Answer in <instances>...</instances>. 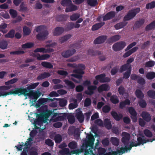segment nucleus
<instances>
[{
	"instance_id": "nucleus-1",
	"label": "nucleus",
	"mask_w": 155,
	"mask_h": 155,
	"mask_svg": "<svg viewBox=\"0 0 155 155\" xmlns=\"http://www.w3.org/2000/svg\"><path fill=\"white\" fill-rule=\"evenodd\" d=\"M42 93L38 89L36 91L30 90L29 91L26 88L21 87L20 88L15 87L11 90L9 92H0V97L1 96H6L11 94H17L19 96L23 95L25 96H28V97H40Z\"/></svg>"
},
{
	"instance_id": "nucleus-2",
	"label": "nucleus",
	"mask_w": 155,
	"mask_h": 155,
	"mask_svg": "<svg viewBox=\"0 0 155 155\" xmlns=\"http://www.w3.org/2000/svg\"><path fill=\"white\" fill-rule=\"evenodd\" d=\"M45 26L39 25L36 27L35 31L39 33L36 35V38L40 41L45 40L48 35L49 33L47 30L44 29Z\"/></svg>"
},
{
	"instance_id": "nucleus-3",
	"label": "nucleus",
	"mask_w": 155,
	"mask_h": 155,
	"mask_svg": "<svg viewBox=\"0 0 155 155\" xmlns=\"http://www.w3.org/2000/svg\"><path fill=\"white\" fill-rule=\"evenodd\" d=\"M140 11V9L139 8L129 10L124 17L123 20L124 21H127L133 19Z\"/></svg>"
},
{
	"instance_id": "nucleus-4",
	"label": "nucleus",
	"mask_w": 155,
	"mask_h": 155,
	"mask_svg": "<svg viewBox=\"0 0 155 155\" xmlns=\"http://www.w3.org/2000/svg\"><path fill=\"white\" fill-rule=\"evenodd\" d=\"M81 152H82L81 149L71 150L70 151L68 148H64L60 150L59 153L61 155H73L74 154L79 155Z\"/></svg>"
},
{
	"instance_id": "nucleus-5",
	"label": "nucleus",
	"mask_w": 155,
	"mask_h": 155,
	"mask_svg": "<svg viewBox=\"0 0 155 155\" xmlns=\"http://www.w3.org/2000/svg\"><path fill=\"white\" fill-rule=\"evenodd\" d=\"M72 72L74 74H71V76L79 80L82 79V75L84 73V71L80 69H74L73 70Z\"/></svg>"
},
{
	"instance_id": "nucleus-6",
	"label": "nucleus",
	"mask_w": 155,
	"mask_h": 155,
	"mask_svg": "<svg viewBox=\"0 0 155 155\" xmlns=\"http://www.w3.org/2000/svg\"><path fill=\"white\" fill-rule=\"evenodd\" d=\"M126 45V43L125 42L119 41L114 44L113 45L112 48L114 51H119L123 49Z\"/></svg>"
},
{
	"instance_id": "nucleus-7",
	"label": "nucleus",
	"mask_w": 155,
	"mask_h": 155,
	"mask_svg": "<svg viewBox=\"0 0 155 155\" xmlns=\"http://www.w3.org/2000/svg\"><path fill=\"white\" fill-rule=\"evenodd\" d=\"M95 78L101 83L109 82L110 80L109 78L106 77V74L104 73L96 75Z\"/></svg>"
},
{
	"instance_id": "nucleus-8",
	"label": "nucleus",
	"mask_w": 155,
	"mask_h": 155,
	"mask_svg": "<svg viewBox=\"0 0 155 155\" xmlns=\"http://www.w3.org/2000/svg\"><path fill=\"white\" fill-rule=\"evenodd\" d=\"M121 136L122 137L121 140L122 142L125 145H127L130 138V134L126 132H122Z\"/></svg>"
},
{
	"instance_id": "nucleus-9",
	"label": "nucleus",
	"mask_w": 155,
	"mask_h": 155,
	"mask_svg": "<svg viewBox=\"0 0 155 155\" xmlns=\"http://www.w3.org/2000/svg\"><path fill=\"white\" fill-rule=\"evenodd\" d=\"M76 52L74 49H71L65 50L61 53L62 56L64 58H68L73 55Z\"/></svg>"
},
{
	"instance_id": "nucleus-10",
	"label": "nucleus",
	"mask_w": 155,
	"mask_h": 155,
	"mask_svg": "<svg viewBox=\"0 0 155 155\" xmlns=\"http://www.w3.org/2000/svg\"><path fill=\"white\" fill-rule=\"evenodd\" d=\"M107 38L106 35H101L96 38L94 41V43L95 45L99 44L104 42Z\"/></svg>"
},
{
	"instance_id": "nucleus-11",
	"label": "nucleus",
	"mask_w": 155,
	"mask_h": 155,
	"mask_svg": "<svg viewBox=\"0 0 155 155\" xmlns=\"http://www.w3.org/2000/svg\"><path fill=\"white\" fill-rule=\"evenodd\" d=\"M128 111L131 115V118L132 121L136 122L137 120V113L134 109L132 107H129L128 108Z\"/></svg>"
},
{
	"instance_id": "nucleus-12",
	"label": "nucleus",
	"mask_w": 155,
	"mask_h": 155,
	"mask_svg": "<svg viewBox=\"0 0 155 155\" xmlns=\"http://www.w3.org/2000/svg\"><path fill=\"white\" fill-rule=\"evenodd\" d=\"M97 88V87L95 85H90L87 87V89L85 91L84 93L86 94L91 95L94 93V91Z\"/></svg>"
},
{
	"instance_id": "nucleus-13",
	"label": "nucleus",
	"mask_w": 155,
	"mask_h": 155,
	"mask_svg": "<svg viewBox=\"0 0 155 155\" xmlns=\"http://www.w3.org/2000/svg\"><path fill=\"white\" fill-rule=\"evenodd\" d=\"M110 89V87L107 84H104L100 86L98 88V92L100 93L103 91H107Z\"/></svg>"
},
{
	"instance_id": "nucleus-14",
	"label": "nucleus",
	"mask_w": 155,
	"mask_h": 155,
	"mask_svg": "<svg viewBox=\"0 0 155 155\" xmlns=\"http://www.w3.org/2000/svg\"><path fill=\"white\" fill-rule=\"evenodd\" d=\"M78 9V6L72 3L70 4L65 8L66 12H71L75 11Z\"/></svg>"
},
{
	"instance_id": "nucleus-15",
	"label": "nucleus",
	"mask_w": 155,
	"mask_h": 155,
	"mask_svg": "<svg viewBox=\"0 0 155 155\" xmlns=\"http://www.w3.org/2000/svg\"><path fill=\"white\" fill-rule=\"evenodd\" d=\"M115 15V13L114 11H110L107 13L104 17L103 20L106 21L113 18Z\"/></svg>"
},
{
	"instance_id": "nucleus-16",
	"label": "nucleus",
	"mask_w": 155,
	"mask_h": 155,
	"mask_svg": "<svg viewBox=\"0 0 155 155\" xmlns=\"http://www.w3.org/2000/svg\"><path fill=\"white\" fill-rule=\"evenodd\" d=\"M111 114L113 117L116 121H119L122 119L123 117V115L121 114H118L115 111H112L111 112Z\"/></svg>"
},
{
	"instance_id": "nucleus-17",
	"label": "nucleus",
	"mask_w": 155,
	"mask_h": 155,
	"mask_svg": "<svg viewBox=\"0 0 155 155\" xmlns=\"http://www.w3.org/2000/svg\"><path fill=\"white\" fill-rule=\"evenodd\" d=\"M127 145H125V147H121L118 149V153L119 155H122L124 153H125V151H127L128 150H130L132 147H134V145H132L131 144H130L129 146L128 147H127Z\"/></svg>"
},
{
	"instance_id": "nucleus-18",
	"label": "nucleus",
	"mask_w": 155,
	"mask_h": 155,
	"mask_svg": "<svg viewBox=\"0 0 155 155\" xmlns=\"http://www.w3.org/2000/svg\"><path fill=\"white\" fill-rule=\"evenodd\" d=\"M51 74L48 72H44L39 75L37 78V80H40L45 78H47L51 76Z\"/></svg>"
},
{
	"instance_id": "nucleus-19",
	"label": "nucleus",
	"mask_w": 155,
	"mask_h": 155,
	"mask_svg": "<svg viewBox=\"0 0 155 155\" xmlns=\"http://www.w3.org/2000/svg\"><path fill=\"white\" fill-rule=\"evenodd\" d=\"M120 35H116L109 38L107 41L109 44L112 43L119 40L120 38Z\"/></svg>"
},
{
	"instance_id": "nucleus-20",
	"label": "nucleus",
	"mask_w": 155,
	"mask_h": 155,
	"mask_svg": "<svg viewBox=\"0 0 155 155\" xmlns=\"http://www.w3.org/2000/svg\"><path fill=\"white\" fill-rule=\"evenodd\" d=\"M64 28L62 27H57L55 28L53 32V35L54 36L59 35L62 33L64 31Z\"/></svg>"
},
{
	"instance_id": "nucleus-21",
	"label": "nucleus",
	"mask_w": 155,
	"mask_h": 155,
	"mask_svg": "<svg viewBox=\"0 0 155 155\" xmlns=\"http://www.w3.org/2000/svg\"><path fill=\"white\" fill-rule=\"evenodd\" d=\"M141 116L143 120L147 122H149L151 119L150 114L146 111H143L141 113Z\"/></svg>"
},
{
	"instance_id": "nucleus-22",
	"label": "nucleus",
	"mask_w": 155,
	"mask_h": 155,
	"mask_svg": "<svg viewBox=\"0 0 155 155\" xmlns=\"http://www.w3.org/2000/svg\"><path fill=\"white\" fill-rule=\"evenodd\" d=\"M48 100L49 99L48 98H41L38 100L37 103L36 104L35 106L37 107H39L41 105L47 103Z\"/></svg>"
},
{
	"instance_id": "nucleus-23",
	"label": "nucleus",
	"mask_w": 155,
	"mask_h": 155,
	"mask_svg": "<svg viewBox=\"0 0 155 155\" xmlns=\"http://www.w3.org/2000/svg\"><path fill=\"white\" fill-rule=\"evenodd\" d=\"M138 49V47L136 46L135 47L129 50L127 52H126L123 55V57L125 58L127 57L131 54H132L133 53L136 52Z\"/></svg>"
},
{
	"instance_id": "nucleus-24",
	"label": "nucleus",
	"mask_w": 155,
	"mask_h": 155,
	"mask_svg": "<svg viewBox=\"0 0 155 155\" xmlns=\"http://www.w3.org/2000/svg\"><path fill=\"white\" fill-rule=\"evenodd\" d=\"M68 146L71 150H77L78 147L77 143L75 141L70 142L68 144Z\"/></svg>"
},
{
	"instance_id": "nucleus-25",
	"label": "nucleus",
	"mask_w": 155,
	"mask_h": 155,
	"mask_svg": "<svg viewBox=\"0 0 155 155\" xmlns=\"http://www.w3.org/2000/svg\"><path fill=\"white\" fill-rule=\"evenodd\" d=\"M35 57H37V59L38 60H43L49 58L50 57V55L46 54L40 55L39 53H37Z\"/></svg>"
},
{
	"instance_id": "nucleus-26",
	"label": "nucleus",
	"mask_w": 155,
	"mask_h": 155,
	"mask_svg": "<svg viewBox=\"0 0 155 155\" xmlns=\"http://www.w3.org/2000/svg\"><path fill=\"white\" fill-rule=\"evenodd\" d=\"M131 65H128L127 64H125L122 65L119 69V72L120 73H122L125 71L127 70H131Z\"/></svg>"
},
{
	"instance_id": "nucleus-27",
	"label": "nucleus",
	"mask_w": 155,
	"mask_h": 155,
	"mask_svg": "<svg viewBox=\"0 0 155 155\" xmlns=\"http://www.w3.org/2000/svg\"><path fill=\"white\" fill-rule=\"evenodd\" d=\"M104 24L105 22H104L95 24L92 26L91 30L92 31L97 30L104 25Z\"/></svg>"
},
{
	"instance_id": "nucleus-28",
	"label": "nucleus",
	"mask_w": 155,
	"mask_h": 155,
	"mask_svg": "<svg viewBox=\"0 0 155 155\" xmlns=\"http://www.w3.org/2000/svg\"><path fill=\"white\" fill-rule=\"evenodd\" d=\"M126 21H124L122 22H120L116 24L114 27L116 30H118L120 28H124L127 24L128 22Z\"/></svg>"
},
{
	"instance_id": "nucleus-29",
	"label": "nucleus",
	"mask_w": 155,
	"mask_h": 155,
	"mask_svg": "<svg viewBox=\"0 0 155 155\" xmlns=\"http://www.w3.org/2000/svg\"><path fill=\"white\" fill-rule=\"evenodd\" d=\"M76 117L79 122L81 123L83 122L84 120V116L82 112L80 111L77 113Z\"/></svg>"
},
{
	"instance_id": "nucleus-30",
	"label": "nucleus",
	"mask_w": 155,
	"mask_h": 155,
	"mask_svg": "<svg viewBox=\"0 0 155 155\" xmlns=\"http://www.w3.org/2000/svg\"><path fill=\"white\" fill-rule=\"evenodd\" d=\"M104 124L105 127L107 129L110 130L112 128V124L110 119L106 118L104 119Z\"/></svg>"
},
{
	"instance_id": "nucleus-31",
	"label": "nucleus",
	"mask_w": 155,
	"mask_h": 155,
	"mask_svg": "<svg viewBox=\"0 0 155 155\" xmlns=\"http://www.w3.org/2000/svg\"><path fill=\"white\" fill-rule=\"evenodd\" d=\"M88 53L91 56H93L100 55L101 52L100 51H94L92 49H89L88 51Z\"/></svg>"
},
{
	"instance_id": "nucleus-32",
	"label": "nucleus",
	"mask_w": 155,
	"mask_h": 155,
	"mask_svg": "<svg viewBox=\"0 0 155 155\" xmlns=\"http://www.w3.org/2000/svg\"><path fill=\"white\" fill-rule=\"evenodd\" d=\"M118 91L120 95L126 94L127 96L128 95V91L125 89L124 87L122 85H121L118 88Z\"/></svg>"
},
{
	"instance_id": "nucleus-33",
	"label": "nucleus",
	"mask_w": 155,
	"mask_h": 155,
	"mask_svg": "<svg viewBox=\"0 0 155 155\" xmlns=\"http://www.w3.org/2000/svg\"><path fill=\"white\" fill-rule=\"evenodd\" d=\"M155 28V20L147 25L145 27V30L149 31Z\"/></svg>"
},
{
	"instance_id": "nucleus-34",
	"label": "nucleus",
	"mask_w": 155,
	"mask_h": 155,
	"mask_svg": "<svg viewBox=\"0 0 155 155\" xmlns=\"http://www.w3.org/2000/svg\"><path fill=\"white\" fill-rule=\"evenodd\" d=\"M68 114L67 113H64L63 115L58 116L54 119V122H57L59 121H63L66 119L67 116Z\"/></svg>"
},
{
	"instance_id": "nucleus-35",
	"label": "nucleus",
	"mask_w": 155,
	"mask_h": 155,
	"mask_svg": "<svg viewBox=\"0 0 155 155\" xmlns=\"http://www.w3.org/2000/svg\"><path fill=\"white\" fill-rule=\"evenodd\" d=\"M45 119L47 120L50 115L52 114L53 112L51 110H48L47 109L45 110H44L43 111Z\"/></svg>"
},
{
	"instance_id": "nucleus-36",
	"label": "nucleus",
	"mask_w": 155,
	"mask_h": 155,
	"mask_svg": "<svg viewBox=\"0 0 155 155\" xmlns=\"http://www.w3.org/2000/svg\"><path fill=\"white\" fill-rule=\"evenodd\" d=\"M41 65L43 67L51 69L53 67L51 63L47 61L42 62L41 63Z\"/></svg>"
},
{
	"instance_id": "nucleus-37",
	"label": "nucleus",
	"mask_w": 155,
	"mask_h": 155,
	"mask_svg": "<svg viewBox=\"0 0 155 155\" xmlns=\"http://www.w3.org/2000/svg\"><path fill=\"white\" fill-rule=\"evenodd\" d=\"M81 152L79 154H80L81 153L84 152V155H87L90 154V151H89V149H87V147H85L84 144H83L81 147L80 149H78L77 150H81Z\"/></svg>"
},
{
	"instance_id": "nucleus-38",
	"label": "nucleus",
	"mask_w": 155,
	"mask_h": 155,
	"mask_svg": "<svg viewBox=\"0 0 155 155\" xmlns=\"http://www.w3.org/2000/svg\"><path fill=\"white\" fill-rule=\"evenodd\" d=\"M145 22L144 19H140L137 21L135 23L134 26L137 28H140L142 25H143Z\"/></svg>"
},
{
	"instance_id": "nucleus-39",
	"label": "nucleus",
	"mask_w": 155,
	"mask_h": 155,
	"mask_svg": "<svg viewBox=\"0 0 155 155\" xmlns=\"http://www.w3.org/2000/svg\"><path fill=\"white\" fill-rule=\"evenodd\" d=\"M64 81L67 85L69 88L73 89L75 87V84L71 81L67 79H65L64 80Z\"/></svg>"
},
{
	"instance_id": "nucleus-40",
	"label": "nucleus",
	"mask_w": 155,
	"mask_h": 155,
	"mask_svg": "<svg viewBox=\"0 0 155 155\" xmlns=\"http://www.w3.org/2000/svg\"><path fill=\"white\" fill-rule=\"evenodd\" d=\"M34 46V44L32 42H27L25 44H22L21 46V48L23 49L30 48L33 47Z\"/></svg>"
},
{
	"instance_id": "nucleus-41",
	"label": "nucleus",
	"mask_w": 155,
	"mask_h": 155,
	"mask_svg": "<svg viewBox=\"0 0 155 155\" xmlns=\"http://www.w3.org/2000/svg\"><path fill=\"white\" fill-rule=\"evenodd\" d=\"M15 31L14 29L11 30L8 32L5 35V38H12L14 37Z\"/></svg>"
},
{
	"instance_id": "nucleus-42",
	"label": "nucleus",
	"mask_w": 155,
	"mask_h": 155,
	"mask_svg": "<svg viewBox=\"0 0 155 155\" xmlns=\"http://www.w3.org/2000/svg\"><path fill=\"white\" fill-rule=\"evenodd\" d=\"M137 140L138 143H137L140 146L141 144L143 145L144 143H146L147 142H149V140H146L145 139H143L141 137H139L137 138Z\"/></svg>"
},
{
	"instance_id": "nucleus-43",
	"label": "nucleus",
	"mask_w": 155,
	"mask_h": 155,
	"mask_svg": "<svg viewBox=\"0 0 155 155\" xmlns=\"http://www.w3.org/2000/svg\"><path fill=\"white\" fill-rule=\"evenodd\" d=\"M71 36V35L70 34L65 35L63 37H61L60 39V41L61 43H63L67 41L68 39H69Z\"/></svg>"
},
{
	"instance_id": "nucleus-44",
	"label": "nucleus",
	"mask_w": 155,
	"mask_h": 155,
	"mask_svg": "<svg viewBox=\"0 0 155 155\" xmlns=\"http://www.w3.org/2000/svg\"><path fill=\"white\" fill-rule=\"evenodd\" d=\"M8 45V42L6 41L2 40L0 42V48L2 49H6Z\"/></svg>"
},
{
	"instance_id": "nucleus-45",
	"label": "nucleus",
	"mask_w": 155,
	"mask_h": 155,
	"mask_svg": "<svg viewBox=\"0 0 155 155\" xmlns=\"http://www.w3.org/2000/svg\"><path fill=\"white\" fill-rule=\"evenodd\" d=\"M23 32L24 35H30L31 31L29 28L25 26L23 27Z\"/></svg>"
},
{
	"instance_id": "nucleus-46",
	"label": "nucleus",
	"mask_w": 155,
	"mask_h": 155,
	"mask_svg": "<svg viewBox=\"0 0 155 155\" xmlns=\"http://www.w3.org/2000/svg\"><path fill=\"white\" fill-rule=\"evenodd\" d=\"M111 141L112 142V144L114 145L117 146L119 144V140L117 137H111Z\"/></svg>"
},
{
	"instance_id": "nucleus-47",
	"label": "nucleus",
	"mask_w": 155,
	"mask_h": 155,
	"mask_svg": "<svg viewBox=\"0 0 155 155\" xmlns=\"http://www.w3.org/2000/svg\"><path fill=\"white\" fill-rule=\"evenodd\" d=\"M131 70H127L123 73V79H128L130 75Z\"/></svg>"
},
{
	"instance_id": "nucleus-48",
	"label": "nucleus",
	"mask_w": 155,
	"mask_h": 155,
	"mask_svg": "<svg viewBox=\"0 0 155 155\" xmlns=\"http://www.w3.org/2000/svg\"><path fill=\"white\" fill-rule=\"evenodd\" d=\"M74 28V23L72 22H68L67 24L65 29L67 31H68L73 29Z\"/></svg>"
},
{
	"instance_id": "nucleus-49",
	"label": "nucleus",
	"mask_w": 155,
	"mask_h": 155,
	"mask_svg": "<svg viewBox=\"0 0 155 155\" xmlns=\"http://www.w3.org/2000/svg\"><path fill=\"white\" fill-rule=\"evenodd\" d=\"M155 7V1H152L150 3L146 5V8L147 9H152Z\"/></svg>"
},
{
	"instance_id": "nucleus-50",
	"label": "nucleus",
	"mask_w": 155,
	"mask_h": 155,
	"mask_svg": "<svg viewBox=\"0 0 155 155\" xmlns=\"http://www.w3.org/2000/svg\"><path fill=\"white\" fill-rule=\"evenodd\" d=\"M146 77L148 79H152L155 78V73L154 72H148L146 75Z\"/></svg>"
},
{
	"instance_id": "nucleus-51",
	"label": "nucleus",
	"mask_w": 155,
	"mask_h": 155,
	"mask_svg": "<svg viewBox=\"0 0 155 155\" xmlns=\"http://www.w3.org/2000/svg\"><path fill=\"white\" fill-rule=\"evenodd\" d=\"M72 2L71 0H62L61 4L63 6H68Z\"/></svg>"
},
{
	"instance_id": "nucleus-52",
	"label": "nucleus",
	"mask_w": 155,
	"mask_h": 155,
	"mask_svg": "<svg viewBox=\"0 0 155 155\" xmlns=\"http://www.w3.org/2000/svg\"><path fill=\"white\" fill-rule=\"evenodd\" d=\"M155 64V62L153 61H149L145 64V67L146 68L151 67L153 66Z\"/></svg>"
},
{
	"instance_id": "nucleus-53",
	"label": "nucleus",
	"mask_w": 155,
	"mask_h": 155,
	"mask_svg": "<svg viewBox=\"0 0 155 155\" xmlns=\"http://www.w3.org/2000/svg\"><path fill=\"white\" fill-rule=\"evenodd\" d=\"M68 122L71 124H73L75 122V119L74 117L71 115H69L67 117Z\"/></svg>"
},
{
	"instance_id": "nucleus-54",
	"label": "nucleus",
	"mask_w": 155,
	"mask_h": 155,
	"mask_svg": "<svg viewBox=\"0 0 155 155\" xmlns=\"http://www.w3.org/2000/svg\"><path fill=\"white\" fill-rule=\"evenodd\" d=\"M39 82H36L31 84L28 86L26 89L28 90L33 89L35 88L39 84Z\"/></svg>"
},
{
	"instance_id": "nucleus-55",
	"label": "nucleus",
	"mask_w": 155,
	"mask_h": 155,
	"mask_svg": "<svg viewBox=\"0 0 155 155\" xmlns=\"http://www.w3.org/2000/svg\"><path fill=\"white\" fill-rule=\"evenodd\" d=\"M54 139L55 143H60L62 140V137L60 134H57L55 136Z\"/></svg>"
},
{
	"instance_id": "nucleus-56",
	"label": "nucleus",
	"mask_w": 155,
	"mask_h": 155,
	"mask_svg": "<svg viewBox=\"0 0 155 155\" xmlns=\"http://www.w3.org/2000/svg\"><path fill=\"white\" fill-rule=\"evenodd\" d=\"M88 4L91 6H95L97 4V0H87Z\"/></svg>"
},
{
	"instance_id": "nucleus-57",
	"label": "nucleus",
	"mask_w": 155,
	"mask_h": 155,
	"mask_svg": "<svg viewBox=\"0 0 155 155\" xmlns=\"http://www.w3.org/2000/svg\"><path fill=\"white\" fill-rule=\"evenodd\" d=\"M143 133L144 135L148 137H151L153 136L152 132L148 129H145L144 130Z\"/></svg>"
},
{
	"instance_id": "nucleus-58",
	"label": "nucleus",
	"mask_w": 155,
	"mask_h": 155,
	"mask_svg": "<svg viewBox=\"0 0 155 155\" xmlns=\"http://www.w3.org/2000/svg\"><path fill=\"white\" fill-rule=\"evenodd\" d=\"M9 12L12 18H14L17 17V12L16 10L13 9H11Z\"/></svg>"
},
{
	"instance_id": "nucleus-59",
	"label": "nucleus",
	"mask_w": 155,
	"mask_h": 155,
	"mask_svg": "<svg viewBox=\"0 0 155 155\" xmlns=\"http://www.w3.org/2000/svg\"><path fill=\"white\" fill-rule=\"evenodd\" d=\"M136 97H144V95L141 91L139 89H137L135 92Z\"/></svg>"
},
{
	"instance_id": "nucleus-60",
	"label": "nucleus",
	"mask_w": 155,
	"mask_h": 155,
	"mask_svg": "<svg viewBox=\"0 0 155 155\" xmlns=\"http://www.w3.org/2000/svg\"><path fill=\"white\" fill-rule=\"evenodd\" d=\"M91 99L89 97H87L84 102V106L88 107L90 106L91 104Z\"/></svg>"
},
{
	"instance_id": "nucleus-61",
	"label": "nucleus",
	"mask_w": 155,
	"mask_h": 155,
	"mask_svg": "<svg viewBox=\"0 0 155 155\" xmlns=\"http://www.w3.org/2000/svg\"><path fill=\"white\" fill-rule=\"evenodd\" d=\"M79 59L78 56H73L67 60V61L70 62H74L77 61Z\"/></svg>"
},
{
	"instance_id": "nucleus-62",
	"label": "nucleus",
	"mask_w": 155,
	"mask_h": 155,
	"mask_svg": "<svg viewBox=\"0 0 155 155\" xmlns=\"http://www.w3.org/2000/svg\"><path fill=\"white\" fill-rule=\"evenodd\" d=\"M19 11L21 12H25L27 11V8L25 6L23 2H22L20 6Z\"/></svg>"
},
{
	"instance_id": "nucleus-63",
	"label": "nucleus",
	"mask_w": 155,
	"mask_h": 155,
	"mask_svg": "<svg viewBox=\"0 0 155 155\" xmlns=\"http://www.w3.org/2000/svg\"><path fill=\"white\" fill-rule=\"evenodd\" d=\"M111 108L110 107L107 105H106L103 106L102 110L103 112L104 113H108L110 110Z\"/></svg>"
},
{
	"instance_id": "nucleus-64",
	"label": "nucleus",
	"mask_w": 155,
	"mask_h": 155,
	"mask_svg": "<svg viewBox=\"0 0 155 155\" xmlns=\"http://www.w3.org/2000/svg\"><path fill=\"white\" fill-rule=\"evenodd\" d=\"M119 155L118 149H117L116 151H111V152H109L105 153L104 155Z\"/></svg>"
}]
</instances>
